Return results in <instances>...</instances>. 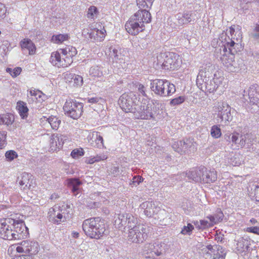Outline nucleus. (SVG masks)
Segmentation results:
<instances>
[{
	"instance_id": "obj_1",
	"label": "nucleus",
	"mask_w": 259,
	"mask_h": 259,
	"mask_svg": "<svg viewBox=\"0 0 259 259\" xmlns=\"http://www.w3.org/2000/svg\"><path fill=\"white\" fill-rule=\"evenodd\" d=\"M28 235V229L22 220L0 219V237L5 240H21Z\"/></svg>"
},
{
	"instance_id": "obj_2",
	"label": "nucleus",
	"mask_w": 259,
	"mask_h": 259,
	"mask_svg": "<svg viewBox=\"0 0 259 259\" xmlns=\"http://www.w3.org/2000/svg\"><path fill=\"white\" fill-rule=\"evenodd\" d=\"M146 9H140L126 22L125 28L129 34L137 35L140 32L145 30V24L151 22V14Z\"/></svg>"
},
{
	"instance_id": "obj_3",
	"label": "nucleus",
	"mask_w": 259,
	"mask_h": 259,
	"mask_svg": "<svg viewBox=\"0 0 259 259\" xmlns=\"http://www.w3.org/2000/svg\"><path fill=\"white\" fill-rule=\"evenodd\" d=\"M82 228L85 235L91 238L98 239L105 234V225L100 217L85 220Z\"/></svg>"
},
{
	"instance_id": "obj_4",
	"label": "nucleus",
	"mask_w": 259,
	"mask_h": 259,
	"mask_svg": "<svg viewBox=\"0 0 259 259\" xmlns=\"http://www.w3.org/2000/svg\"><path fill=\"white\" fill-rule=\"evenodd\" d=\"M150 89L154 93L161 97L171 96L176 91L175 85L166 79H155L151 80Z\"/></svg>"
},
{
	"instance_id": "obj_5",
	"label": "nucleus",
	"mask_w": 259,
	"mask_h": 259,
	"mask_svg": "<svg viewBox=\"0 0 259 259\" xmlns=\"http://www.w3.org/2000/svg\"><path fill=\"white\" fill-rule=\"evenodd\" d=\"M133 114L136 119L146 120L154 119L156 114V107L153 103L145 101L141 105H138L135 107Z\"/></svg>"
},
{
	"instance_id": "obj_6",
	"label": "nucleus",
	"mask_w": 259,
	"mask_h": 259,
	"mask_svg": "<svg viewBox=\"0 0 259 259\" xmlns=\"http://www.w3.org/2000/svg\"><path fill=\"white\" fill-rule=\"evenodd\" d=\"M152 228L147 225L139 224L130 229L128 233V240L135 243H141L145 241L150 233Z\"/></svg>"
},
{
	"instance_id": "obj_7",
	"label": "nucleus",
	"mask_w": 259,
	"mask_h": 259,
	"mask_svg": "<svg viewBox=\"0 0 259 259\" xmlns=\"http://www.w3.org/2000/svg\"><path fill=\"white\" fill-rule=\"evenodd\" d=\"M83 109V103L72 99L66 100L63 106L65 115L73 119H77L81 116Z\"/></svg>"
},
{
	"instance_id": "obj_8",
	"label": "nucleus",
	"mask_w": 259,
	"mask_h": 259,
	"mask_svg": "<svg viewBox=\"0 0 259 259\" xmlns=\"http://www.w3.org/2000/svg\"><path fill=\"white\" fill-rule=\"evenodd\" d=\"M137 218L131 213H120L114 216V226L119 229L127 228L130 230L137 225Z\"/></svg>"
},
{
	"instance_id": "obj_9",
	"label": "nucleus",
	"mask_w": 259,
	"mask_h": 259,
	"mask_svg": "<svg viewBox=\"0 0 259 259\" xmlns=\"http://www.w3.org/2000/svg\"><path fill=\"white\" fill-rule=\"evenodd\" d=\"M137 98L135 93L130 92L122 94L118 100V104L122 109L125 112H131L133 113L134 109L136 105Z\"/></svg>"
},
{
	"instance_id": "obj_10",
	"label": "nucleus",
	"mask_w": 259,
	"mask_h": 259,
	"mask_svg": "<svg viewBox=\"0 0 259 259\" xmlns=\"http://www.w3.org/2000/svg\"><path fill=\"white\" fill-rule=\"evenodd\" d=\"M164 61L162 63V67L165 70H175L181 65V61L179 56L175 53L169 52L164 55Z\"/></svg>"
},
{
	"instance_id": "obj_11",
	"label": "nucleus",
	"mask_w": 259,
	"mask_h": 259,
	"mask_svg": "<svg viewBox=\"0 0 259 259\" xmlns=\"http://www.w3.org/2000/svg\"><path fill=\"white\" fill-rule=\"evenodd\" d=\"M17 183L21 189L23 190H27L34 188L36 184L33 180V176L29 173L24 172L17 177Z\"/></svg>"
},
{
	"instance_id": "obj_12",
	"label": "nucleus",
	"mask_w": 259,
	"mask_h": 259,
	"mask_svg": "<svg viewBox=\"0 0 259 259\" xmlns=\"http://www.w3.org/2000/svg\"><path fill=\"white\" fill-rule=\"evenodd\" d=\"M240 27L239 25H234L230 27V33L231 36V41L230 43L228 42V46L230 45V48H229V52L232 55H234L237 53V50L235 48H233L235 45H238V42H235V40L237 42H239L241 39V31Z\"/></svg>"
},
{
	"instance_id": "obj_13",
	"label": "nucleus",
	"mask_w": 259,
	"mask_h": 259,
	"mask_svg": "<svg viewBox=\"0 0 259 259\" xmlns=\"http://www.w3.org/2000/svg\"><path fill=\"white\" fill-rule=\"evenodd\" d=\"M250 135L247 134L245 135L241 136L240 137V140L239 142V134L237 133L232 134L231 139L232 143V148L235 149L238 148L239 147H242L246 143L249 144L251 141L249 139Z\"/></svg>"
},
{
	"instance_id": "obj_14",
	"label": "nucleus",
	"mask_w": 259,
	"mask_h": 259,
	"mask_svg": "<svg viewBox=\"0 0 259 259\" xmlns=\"http://www.w3.org/2000/svg\"><path fill=\"white\" fill-rule=\"evenodd\" d=\"M177 20V25L182 26L194 21V13L192 11H185L183 13H179L176 15Z\"/></svg>"
},
{
	"instance_id": "obj_15",
	"label": "nucleus",
	"mask_w": 259,
	"mask_h": 259,
	"mask_svg": "<svg viewBox=\"0 0 259 259\" xmlns=\"http://www.w3.org/2000/svg\"><path fill=\"white\" fill-rule=\"evenodd\" d=\"M61 212H57L54 208H51L48 212V219L50 222L59 224L64 222L68 216L65 215V210H61Z\"/></svg>"
},
{
	"instance_id": "obj_16",
	"label": "nucleus",
	"mask_w": 259,
	"mask_h": 259,
	"mask_svg": "<svg viewBox=\"0 0 259 259\" xmlns=\"http://www.w3.org/2000/svg\"><path fill=\"white\" fill-rule=\"evenodd\" d=\"M126 53V51L122 49H118L115 46H111L109 48L108 55L113 62H118L124 60L123 57Z\"/></svg>"
},
{
	"instance_id": "obj_17",
	"label": "nucleus",
	"mask_w": 259,
	"mask_h": 259,
	"mask_svg": "<svg viewBox=\"0 0 259 259\" xmlns=\"http://www.w3.org/2000/svg\"><path fill=\"white\" fill-rule=\"evenodd\" d=\"M212 79V73L206 69L201 70L197 77L196 83L198 87L203 91V85Z\"/></svg>"
},
{
	"instance_id": "obj_18",
	"label": "nucleus",
	"mask_w": 259,
	"mask_h": 259,
	"mask_svg": "<svg viewBox=\"0 0 259 259\" xmlns=\"http://www.w3.org/2000/svg\"><path fill=\"white\" fill-rule=\"evenodd\" d=\"M141 209L144 210V214L148 217H151L158 211L159 208L152 201H145L140 206Z\"/></svg>"
},
{
	"instance_id": "obj_19",
	"label": "nucleus",
	"mask_w": 259,
	"mask_h": 259,
	"mask_svg": "<svg viewBox=\"0 0 259 259\" xmlns=\"http://www.w3.org/2000/svg\"><path fill=\"white\" fill-rule=\"evenodd\" d=\"M234 241L236 243V249L240 252L247 251L249 248V241L247 238H244L243 237L239 235L235 234Z\"/></svg>"
},
{
	"instance_id": "obj_20",
	"label": "nucleus",
	"mask_w": 259,
	"mask_h": 259,
	"mask_svg": "<svg viewBox=\"0 0 259 259\" xmlns=\"http://www.w3.org/2000/svg\"><path fill=\"white\" fill-rule=\"evenodd\" d=\"M203 170L201 169V167H199L187 171L185 175L189 180L198 183L201 182L200 175L203 174Z\"/></svg>"
},
{
	"instance_id": "obj_21",
	"label": "nucleus",
	"mask_w": 259,
	"mask_h": 259,
	"mask_svg": "<svg viewBox=\"0 0 259 259\" xmlns=\"http://www.w3.org/2000/svg\"><path fill=\"white\" fill-rule=\"evenodd\" d=\"M63 145V136L58 137V135H52L50 137V150L52 151L60 149Z\"/></svg>"
},
{
	"instance_id": "obj_22",
	"label": "nucleus",
	"mask_w": 259,
	"mask_h": 259,
	"mask_svg": "<svg viewBox=\"0 0 259 259\" xmlns=\"http://www.w3.org/2000/svg\"><path fill=\"white\" fill-rule=\"evenodd\" d=\"M155 243H146L143 247L142 253L146 258H154L157 257Z\"/></svg>"
},
{
	"instance_id": "obj_23",
	"label": "nucleus",
	"mask_w": 259,
	"mask_h": 259,
	"mask_svg": "<svg viewBox=\"0 0 259 259\" xmlns=\"http://www.w3.org/2000/svg\"><path fill=\"white\" fill-rule=\"evenodd\" d=\"M68 187L71 190L73 195L76 196L78 193L79 187L82 182L77 178H70L66 180Z\"/></svg>"
},
{
	"instance_id": "obj_24",
	"label": "nucleus",
	"mask_w": 259,
	"mask_h": 259,
	"mask_svg": "<svg viewBox=\"0 0 259 259\" xmlns=\"http://www.w3.org/2000/svg\"><path fill=\"white\" fill-rule=\"evenodd\" d=\"M22 50L28 51L29 55H33L35 53L36 48L33 42L28 38H24L20 42Z\"/></svg>"
},
{
	"instance_id": "obj_25",
	"label": "nucleus",
	"mask_w": 259,
	"mask_h": 259,
	"mask_svg": "<svg viewBox=\"0 0 259 259\" xmlns=\"http://www.w3.org/2000/svg\"><path fill=\"white\" fill-rule=\"evenodd\" d=\"M42 96H44V94L39 90L30 89L29 94L27 95L28 102L29 103L36 101L40 102L44 100L41 99Z\"/></svg>"
},
{
	"instance_id": "obj_26",
	"label": "nucleus",
	"mask_w": 259,
	"mask_h": 259,
	"mask_svg": "<svg viewBox=\"0 0 259 259\" xmlns=\"http://www.w3.org/2000/svg\"><path fill=\"white\" fill-rule=\"evenodd\" d=\"M185 153H194L197 150V144L193 139H184Z\"/></svg>"
},
{
	"instance_id": "obj_27",
	"label": "nucleus",
	"mask_w": 259,
	"mask_h": 259,
	"mask_svg": "<svg viewBox=\"0 0 259 259\" xmlns=\"http://www.w3.org/2000/svg\"><path fill=\"white\" fill-rule=\"evenodd\" d=\"M25 245L27 248L26 253L30 254H35L39 250L38 243L36 241L25 240Z\"/></svg>"
},
{
	"instance_id": "obj_28",
	"label": "nucleus",
	"mask_w": 259,
	"mask_h": 259,
	"mask_svg": "<svg viewBox=\"0 0 259 259\" xmlns=\"http://www.w3.org/2000/svg\"><path fill=\"white\" fill-rule=\"evenodd\" d=\"M16 108L21 117L22 119L26 118L28 114V108L26 104L23 101H19L17 103Z\"/></svg>"
},
{
	"instance_id": "obj_29",
	"label": "nucleus",
	"mask_w": 259,
	"mask_h": 259,
	"mask_svg": "<svg viewBox=\"0 0 259 259\" xmlns=\"http://www.w3.org/2000/svg\"><path fill=\"white\" fill-rule=\"evenodd\" d=\"M219 248L218 245H208L202 249V253L205 255L206 258H212L213 253Z\"/></svg>"
},
{
	"instance_id": "obj_30",
	"label": "nucleus",
	"mask_w": 259,
	"mask_h": 259,
	"mask_svg": "<svg viewBox=\"0 0 259 259\" xmlns=\"http://www.w3.org/2000/svg\"><path fill=\"white\" fill-rule=\"evenodd\" d=\"M50 62L52 64L58 67L64 66L65 64H63L62 62V59L59 53L57 52H53L50 57Z\"/></svg>"
},
{
	"instance_id": "obj_31",
	"label": "nucleus",
	"mask_w": 259,
	"mask_h": 259,
	"mask_svg": "<svg viewBox=\"0 0 259 259\" xmlns=\"http://www.w3.org/2000/svg\"><path fill=\"white\" fill-rule=\"evenodd\" d=\"M250 190H249V195L252 200L259 201V186L253 183L250 186Z\"/></svg>"
},
{
	"instance_id": "obj_32",
	"label": "nucleus",
	"mask_w": 259,
	"mask_h": 259,
	"mask_svg": "<svg viewBox=\"0 0 259 259\" xmlns=\"http://www.w3.org/2000/svg\"><path fill=\"white\" fill-rule=\"evenodd\" d=\"M105 33L106 30L104 28L102 30H100L98 28H95L92 29L90 39L94 40H101L105 37Z\"/></svg>"
},
{
	"instance_id": "obj_33",
	"label": "nucleus",
	"mask_w": 259,
	"mask_h": 259,
	"mask_svg": "<svg viewBox=\"0 0 259 259\" xmlns=\"http://www.w3.org/2000/svg\"><path fill=\"white\" fill-rule=\"evenodd\" d=\"M14 121V116L10 113L0 115V124L11 125Z\"/></svg>"
},
{
	"instance_id": "obj_34",
	"label": "nucleus",
	"mask_w": 259,
	"mask_h": 259,
	"mask_svg": "<svg viewBox=\"0 0 259 259\" xmlns=\"http://www.w3.org/2000/svg\"><path fill=\"white\" fill-rule=\"evenodd\" d=\"M90 74L94 78L103 79V73L102 67L99 66H93L90 68Z\"/></svg>"
},
{
	"instance_id": "obj_35",
	"label": "nucleus",
	"mask_w": 259,
	"mask_h": 259,
	"mask_svg": "<svg viewBox=\"0 0 259 259\" xmlns=\"http://www.w3.org/2000/svg\"><path fill=\"white\" fill-rule=\"evenodd\" d=\"M205 178H202L203 183H210L215 182L217 179V174L215 170H208L205 174Z\"/></svg>"
},
{
	"instance_id": "obj_36",
	"label": "nucleus",
	"mask_w": 259,
	"mask_h": 259,
	"mask_svg": "<svg viewBox=\"0 0 259 259\" xmlns=\"http://www.w3.org/2000/svg\"><path fill=\"white\" fill-rule=\"evenodd\" d=\"M68 55L66 57V58H62V62L63 64H65V66H62V67H66L70 65L72 63V60L71 58V56H73L74 54H76V51L75 48H71V50L68 48Z\"/></svg>"
},
{
	"instance_id": "obj_37",
	"label": "nucleus",
	"mask_w": 259,
	"mask_h": 259,
	"mask_svg": "<svg viewBox=\"0 0 259 259\" xmlns=\"http://www.w3.org/2000/svg\"><path fill=\"white\" fill-rule=\"evenodd\" d=\"M155 246L156 247V252L157 256H158L165 252L167 249V245L164 242L157 241L155 242Z\"/></svg>"
},
{
	"instance_id": "obj_38",
	"label": "nucleus",
	"mask_w": 259,
	"mask_h": 259,
	"mask_svg": "<svg viewBox=\"0 0 259 259\" xmlns=\"http://www.w3.org/2000/svg\"><path fill=\"white\" fill-rule=\"evenodd\" d=\"M47 120L53 130H57L59 128L61 120L56 116H51L47 118Z\"/></svg>"
},
{
	"instance_id": "obj_39",
	"label": "nucleus",
	"mask_w": 259,
	"mask_h": 259,
	"mask_svg": "<svg viewBox=\"0 0 259 259\" xmlns=\"http://www.w3.org/2000/svg\"><path fill=\"white\" fill-rule=\"evenodd\" d=\"M183 144L184 140L175 142L172 144V147L175 151L182 155L185 154L184 149H185L184 147Z\"/></svg>"
},
{
	"instance_id": "obj_40",
	"label": "nucleus",
	"mask_w": 259,
	"mask_h": 259,
	"mask_svg": "<svg viewBox=\"0 0 259 259\" xmlns=\"http://www.w3.org/2000/svg\"><path fill=\"white\" fill-rule=\"evenodd\" d=\"M203 86V89H204L206 92H209V93L213 92L218 88L213 78L205 83Z\"/></svg>"
},
{
	"instance_id": "obj_41",
	"label": "nucleus",
	"mask_w": 259,
	"mask_h": 259,
	"mask_svg": "<svg viewBox=\"0 0 259 259\" xmlns=\"http://www.w3.org/2000/svg\"><path fill=\"white\" fill-rule=\"evenodd\" d=\"M154 0H137V6L140 9L151 8Z\"/></svg>"
},
{
	"instance_id": "obj_42",
	"label": "nucleus",
	"mask_w": 259,
	"mask_h": 259,
	"mask_svg": "<svg viewBox=\"0 0 259 259\" xmlns=\"http://www.w3.org/2000/svg\"><path fill=\"white\" fill-rule=\"evenodd\" d=\"M224 216L223 213L220 209L214 215L207 216L206 218L212 221L214 224H215L221 222L223 220Z\"/></svg>"
},
{
	"instance_id": "obj_43",
	"label": "nucleus",
	"mask_w": 259,
	"mask_h": 259,
	"mask_svg": "<svg viewBox=\"0 0 259 259\" xmlns=\"http://www.w3.org/2000/svg\"><path fill=\"white\" fill-rule=\"evenodd\" d=\"M240 155L239 153H235L232 157L230 158L229 163L232 166H238L241 163Z\"/></svg>"
},
{
	"instance_id": "obj_44",
	"label": "nucleus",
	"mask_w": 259,
	"mask_h": 259,
	"mask_svg": "<svg viewBox=\"0 0 259 259\" xmlns=\"http://www.w3.org/2000/svg\"><path fill=\"white\" fill-rule=\"evenodd\" d=\"M219 248L213 254L212 259H225L226 253L223 250V248L220 245H218Z\"/></svg>"
},
{
	"instance_id": "obj_45",
	"label": "nucleus",
	"mask_w": 259,
	"mask_h": 259,
	"mask_svg": "<svg viewBox=\"0 0 259 259\" xmlns=\"http://www.w3.org/2000/svg\"><path fill=\"white\" fill-rule=\"evenodd\" d=\"M106 159H107V156L105 155H97L96 156L91 157L87 158L85 160V162L88 164H93L95 162H98Z\"/></svg>"
},
{
	"instance_id": "obj_46",
	"label": "nucleus",
	"mask_w": 259,
	"mask_h": 259,
	"mask_svg": "<svg viewBox=\"0 0 259 259\" xmlns=\"http://www.w3.org/2000/svg\"><path fill=\"white\" fill-rule=\"evenodd\" d=\"M94 136H95V137H96V139H95V144H95V145H94V146H96L99 148H101L104 146L103 137L101 135H98V132H96L95 134L93 133V135H92V138Z\"/></svg>"
},
{
	"instance_id": "obj_47",
	"label": "nucleus",
	"mask_w": 259,
	"mask_h": 259,
	"mask_svg": "<svg viewBox=\"0 0 259 259\" xmlns=\"http://www.w3.org/2000/svg\"><path fill=\"white\" fill-rule=\"evenodd\" d=\"M68 35L67 34H60L56 35H53L52 39L56 43H61L64 40L68 39Z\"/></svg>"
},
{
	"instance_id": "obj_48",
	"label": "nucleus",
	"mask_w": 259,
	"mask_h": 259,
	"mask_svg": "<svg viewBox=\"0 0 259 259\" xmlns=\"http://www.w3.org/2000/svg\"><path fill=\"white\" fill-rule=\"evenodd\" d=\"M248 96L254 95H259V85L257 84H253L249 88Z\"/></svg>"
},
{
	"instance_id": "obj_49",
	"label": "nucleus",
	"mask_w": 259,
	"mask_h": 259,
	"mask_svg": "<svg viewBox=\"0 0 259 259\" xmlns=\"http://www.w3.org/2000/svg\"><path fill=\"white\" fill-rule=\"evenodd\" d=\"M185 96H179L170 100L169 105L171 106H175L181 104L185 101Z\"/></svg>"
},
{
	"instance_id": "obj_50",
	"label": "nucleus",
	"mask_w": 259,
	"mask_h": 259,
	"mask_svg": "<svg viewBox=\"0 0 259 259\" xmlns=\"http://www.w3.org/2000/svg\"><path fill=\"white\" fill-rule=\"evenodd\" d=\"M221 43L222 44L221 48L223 49V50H222L221 48L220 49V54H221V55H222V56L221 57V60L223 62V64H225V63H227V62H226L227 58L226 56V53L227 52V46H226L227 43H225V42H223L222 40Z\"/></svg>"
},
{
	"instance_id": "obj_51",
	"label": "nucleus",
	"mask_w": 259,
	"mask_h": 259,
	"mask_svg": "<svg viewBox=\"0 0 259 259\" xmlns=\"http://www.w3.org/2000/svg\"><path fill=\"white\" fill-rule=\"evenodd\" d=\"M251 37L256 42L259 43V24H256L253 32L250 34Z\"/></svg>"
},
{
	"instance_id": "obj_52",
	"label": "nucleus",
	"mask_w": 259,
	"mask_h": 259,
	"mask_svg": "<svg viewBox=\"0 0 259 259\" xmlns=\"http://www.w3.org/2000/svg\"><path fill=\"white\" fill-rule=\"evenodd\" d=\"M22 69L19 67H15L14 69L11 68H6V72L9 73L13 77H16L19 75Z\"/></svg>"
},
{
	"instance_id": "obj_53",
	"label": "nucleus",
	"mask_w": 259,
	"mask_h": 259,
	"mask_svg": "<svg viewBox=\"0 0 259 259\" xmlns=\"http://www.w3.org/2000/svg\"><path fill=\"white\" fill-rule=\"evenodd\" d=\"M221 74L222 73L221 72L218 71L217 73L213 74V77L212 78L217 86L218 87L222 83L224 79V77L221 76Z\"/></svg>"
},
{
	"instance_id": "obj_54",
	"label": "nucleus",
	"mask_w": 259,
	"mask_h": 259,
	"mask_svg": "<svg viewBox=\"0 0 259 259\" xmlns=\"http://www.w3.org/2000/svg\"><path fill=\"white\" fill-rule=\"evenodd\" d=\"M7 132L0 131V149H3L7 145L6 141Z\"/></svg>"
},
{
	"instance_id": "obj_55",
	"label": "nucleus",
	"mask_w": 259,
	"mask_h": 259,
	"mask_svg": "<svg viewBox=\"0 0 259 259\" xmlns=\"http://www.w3.org/2000/svg\"><path fill=\"white\" fill-rule=\"evenodd\" d=\"M5 156L7 160L11 161L18 157L17 153L14 150H9L6 152Z\"/></svg>"
},
{
	"instance_id": "obj_56",
	"label": "nucleus",
	"mask_w": 259,
	"mask_h": 259,
	"mask_svg": "<svg viewBox=\"0 0 259 259\" xmlns=\"http://www.w3.org/2000/svg\"><path fill=\"white\" fill-rule=\"evenodd\" d=\"M71 83H73L74 86H81L83 83V78L81 76L74 74V76Z\"/></svg>"
},
{
	"instance_id": "obj_57",
	"label": "nucleus",
	"mask_w": 259,
	"mask_h": 259,
	"mask_svg": "<svg viewBox=\"0 0 259 259\" xmlns=\"http://www.w3.org/2000/svg\"><path fill=\"white\" fill-rule=\"evenodd\" d=\"M97 13V8L95 6H91L88 9L87 16L89 19H94L95 15Z\"/></svg>"
},
{
	"instance_id": "obj_58",
	"label": "nucleus",
	"mask_w": 259,
	"mask_h": 259,
	"mask_svg": "<svg viewBox=\"0 0 259 259\" xmlns=\"http://www.w3.org/2000/svg\"><path fill=\"white\" fill-rule=\"evenodd\" d=\"M210 134L212 137L218 138L221 135V130L217 125H213L211 127Z\"/></svg>"
},
{
	"instance_id": "obj_59",
	"label": "nucleus",
	"mask_w": 259,
	"mask_h": 259,
	"mask_svg": "<svg viewBox=\"0 0 259 259\" xmlns=\"http://www.w3.org/2000/svg\"><path fill=\"white\" fill-rule=\"evenodd\" d=\"M193 229H194L193 226L191 224L188 223L187 224V226H184L183 227V228L182 229V230L181 232V233H182V234H184V235H186V234L190 235V234H191V233Z\"/></svg>"
},
{
	"instance_id": "obj_60",
	"label": "nucleus",
	"mask_w": 259,
	"mask_h": 259,
	"mask_svg": "<svg viewBox=\"0 0 259 259\" xmlns=\"http://www.w3.org/2000/svg\"><path fill=\"white\" fill-rule=\"evenodd\" d=\"M248 97L250 104L252 105H256L259 107V95H254Z\"/></svg>"
},
{
	"instance_id": "obj_61",
	"label": "nucleus",
	"mask_w": 259,
	"mask_h": 259,
	"mask_svg": "<svg viewBox=\"0 0 259 259\" xmlns=\"http://www.w3.org/2000/svg\"><path fill=\"white\" fill-rule=\"evenodd\" d=\"M201 223V228L202 230L206 229V228H208L210 227H212L214 225L213 223L209 220V221H208L207 220H200Z\"/></svg>"
},
{
	"instance_id": "obj_62",
	"label": "nucleus",
	"mask_w": 259,
	"mask_h": 259,
	"mask_svg": "<svg viewBox=\"0 0 259 259\" xmlns=\"http://www.w3.org/2000/svg\"><path fill=\"white\" fill-rule=\"evenodd\" d=\"M237 112L235 110L230 109L229 112L228 113V121L229 120H234V122H235V119L237 118Z\"/></svg>"
},
{
	"instance_id": "obj_63",
	"label": "nucleus",
	"mask_w": 259,
	"mask_h": 259,
	"mask_svg": "<svg viewBox=\"0 0 259 259\" xmlns=\"http://www.w3.org/2000/svg\"><path fill=\"white\" fill-rule=\"evenodd\" d=\"M143 181V178L141 176H136L133 177L132 182L130 183V185L134 186H137Z\"/></svg>"
},
{
	"instance_id": "obj_64",
	"label": "nucleus",
	"mask_w": 259,
	"mask_h": 259,
	"mask_svg": "<svg viewBox=\"0 0 259 259\" xmlns=\"http://www.w3.org/2000/svg\"><path fill=\"white\" fill-rule=\"evenodd\" d=\"M84 154V152L82 150V149H81V150L79 149H74L73 150L71 153V155L72 157L75 158L79 156H82Z\"/></svg>"
}]
</instances>
